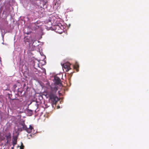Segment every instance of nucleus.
Returning <instances> with one entry per match:
<instances>
[{"mask_svg":"<svg viewBox=\"0 0 149 149\" xmlns=\"http://www.w3.org/2000/svg\"><path fill=\"white\" fill-rule=\"evenodd\" d=\"M30 112H31V113H32V111L31 110H30Z\"/></svg>","mask_w":149,"mask_h":149,"instance_id":"ddd939ff","label":"nucleus"},{"mask_svg":"<svg viewBox=\"0 0 149 149\" xmlns=\"http://www.w3.org/2000/svg\"><path fill=\"white\" fill-rule=\"evenodd\" d=\"M74 69H76L77 72L79 71V65L77 63H76L75 64L74 66Z\"/></svg>","mask_w":149,"mask_h":149,"instance_id":"423d86ee","label":"nucleus"},{"mask_svg":"<svg viewBox=\"0 0 149 149\" xmlns=\"http://www.w3.org/2000/svg\"><path fill=\"white\" fill-rule=\"evenodd\" d=\"M54 82L57 85H59L60 84L61 80L58 77H56L54 78Z\"/></svg>","mask_w":149,"mask_h":149,"instance_id":"39448f33","label":"nucleus"},{"mask_svg":"<svg viewBox=\"0 0 149 149\" xmlns=\"http://www.w3.org/2000/svg\"><path fill=\"white\" fill-rule=\"evenodd\" d=\"M24 147V146L23 145V143H22V144L21 145V146L20 147V149H23Z\"/></svg>","mask_w":149,"mask_h":149,"instance_id":"1a4fd4ad","label":"nucleus"},{"mask_svg":"<svg viewBox=\"0 0 149 149\" xmlns=\"http://www.w3.org/2000/svg\"><path fill=\"white\" fill-rule=\"evenodd\" d=\"M33 129V127L31 125H30L29 127L28 128L24 122L19 123L18 127L19 131H21L22 130H24L28 133H31Z\"/></svg>","mask_w":149,"mask_h":149,"instance_id":"f03ea898","label":"nucleus"},{"mask_svg":"<svg viewBox=\"0 0 149 149\" xmlns=\"http://www.w3.org/2000/svg\"><path fill=\"white\" fill-rule=\"evenodd\" d=\"M0 61H1V57H0Z\"/></svg>","mask_w":149,"mask_h":149,"instance_id":"4468645a","label":"nucleus"},{"mask_svg":"<svg viewBox=\"0 0 149 149\" xmlns=\"http://www.w3.org/2000/svg\"><path fill=\"white\" fill-rule=\"evenodd\" d=\"M56 29L57 30V32L59 33L62 32L63 31V26L61 23H58L55 25Z\"/></svg>","mask_w":149,"mask_h":149,"instance_id":"20e7f679","label":"nucleus"},{"mask_svg":"<svg viewBox=\"0 0 149 149\" xmlns=\"http://www.w3.org/2000/svg\"><path fill=\"white\" fill-rule=\"evenodd\" d=\"M17 87V86L15 84L13 85V88L14 89H15Z\"/></svg>","mask_w":149,"mask_h":149,"instance_id":"9d476101","label":"nucleus"},{"mask_svg":"<svg viewBox=\"0 0 149 149\" xmlns=\"http://www.w3.org/2000/svg\"><path fill=\"white\" fill-rule=\"evenodd\" d=\"M6 140L7 141V143H8L9 140H10L11 138L10 134L9 133L8 135L6 136Z\"/></svg>","mask_w":149,"mask_h":149,"instance_id":"0eeeda50","label":"nucleus"},{"mask_svg":"<svg viewBox=\"0 0 149 149\" xmlns=\"http://www.w3.org/2000/svg\"><path fill=\"white\" fill-rule=\"evenodd\" d=\"M11 149H14L13 147H12L11 148Z\"/></svg>","mask_w":149,"mask_h":149,"instance_id":"f8f14e48","label":"nucleus"},{"mask_svg":"<svg viewBox=\"0 0 149 149\" xmlns=\"http://www.w3.org/2000/svg\"><path fill=\"white\" fill-rule=\"evenodd\" d=\"M57 90L58 88L56 87H51L50 91L47 92V95L53 104H56L59 100V99L56 95Z\"/></svg>","mask_w":149,"mask_h":149,"instance_id":"f257e3e1","label":"nucleus"},{"mask_svg":"<svg viewBox=\"0 0 149 149\" xmlns=\"http://www.w3.org/2000/svg\"><path fill=\"white\" fill-rule=\"evenodd\" d=\"M17 143V138H14L13 141V145L14 146Z\"/></svg>","mask_w":149,"mask_h":149,"instance_id":"6e6552de","label":"nucleus"},{"mask_svg":"<svg viewBox=\"0 0 149 149\" xmlns=\"http://www.w3.org/2000/svg\"><path fill=\"white\" fill-rule=\"evenodd\" d=\"M32 135L31 134H30L29 136H30L31 137Z\"/></svg>","mask_w":149,"mask_h":149,"instance_id":"9b49d317","label":"nucleus"},{"mask_svg":"<svg viewBox=\"0 0 149 149\" xmlns=\"http://www.w3.org/2000/svg\"><path fill=\"white\" fill-rule=\"evenodd\" d=\"M62 66L63 70H64V69H65L66 72H68L71 69L70 64L69 62H67L62 64Z\"/></svg>","mask_w":149,"mask_h":149,"instance_id":"7ed1b4c3","label":"nucleus"}]
</instances>
